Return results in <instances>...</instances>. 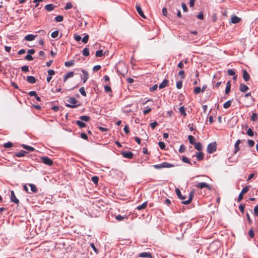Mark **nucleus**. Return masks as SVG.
I'll list each match as a JSON object with an SVG mask.
<instances>
[{
	"label": "nucleus",
	"instance_id": "nucleus-1",
	"mask_svg": "<svg viewBox=\"0 0 258 258\" xmlns=\"http://www.w3.org/2000/svg\"><path fill=\"white\" fill-rule=\"evenodd\" d=\"M69 103H66L67 107L74 108H76L80 105V104H76L78 103V100L74 97H70L67 100Z\"/></svg>",
	"mask_w": 258,
	"mask_h": 258
},
{
	"label": "nucleus",
	"instance_id": "nucleus-2",
	"mask_svg": "<svg viewBox=\"0 0 258 258\" xmlns=\"http://www.w3.org/2000/svg\"><path fill=\"white\" fill-rule=\"evenodd\" d=\"M175 165L171 163H169L166 162H164L161 164L154 165V168L156 169H160L162 168H171L174 167Z\"/></svg>",
	"mask_w": 258,
	"mask_h": 258
},
{
	"label": "nucleus",
	"instance_id": "nucleus-3",
	"mask_svg": "<svg viewBox=\"0 0 258 258\" xmlns=\"http://www.w3.org/2000/svg\"><path fill=\"white\" fill-rule=\"evenodd\" d=\"M217 144L215 142L210 143L207 148V152L209 154H212L216 151Z\"/></svg>",
	"mask_w": 258,
	"mask_h": 258
},
{
	"label": "nucleus",
	"instance_id": "nucleus-4",
	"mask_svg": "<svg viewBox=\"0 0 258 258\" xmlns=\"http://www.w3.org/2000/svg\"><path fill=\"white\" fill-rule=\"evenodd\" d=\"M249 187H250V186L247 185V186H245L244 188H243V189H242V190L239 194V196H238V197L237 200V202H240L243 199V195L245 194V193H246L248 191V190L249 189Z\"/></svg>",
	"mask_w": 258,
	"mask_h": 258
},
{
	"label": "nucleus",
	"instance_id": "nucleus-5",
	"mask_svg": "<svg viewBox=\"0 0 258 258\" xmlns=\"http://www.w3.org/2000/svg\"><path fill=\"white\" fill-rule=\"evenodd\" d=\"M41 162L48 166H52L53 165V161L47 156H43L40 158Z\"/></svg>",
	"mask_w": 258,
	"mask_h": 258
},
{
	"label": "nucleus",
	"instance_id": "nucleus-6",
	"mask_svg": "<svg viewBox=\"0 0 258 258\" xmlns=\"http://www.w3.org/2000/svg\"><path fill=\"white\" fill-rule=\"evenodd\" d=\"M10 200L12 202L16 204L17 206H18L20 203L19 200L15 196L14 190L11 191Z\"/></svg>",
	"mask_w": 258,
	"mask_h": 258
},
{
	"label": "nucleus",
	"instance_id": "nucleus-7",
	"mask_svg": "<svg viewBox=\"0 0 258 258\" xmlns=\"http://www.w3.org/2000/svg\"><path fill=\"white\" fill-rule=\"evenodd\" d=\"M195 186L197 188L203 189L205 187L207 188L208 189L211 190V186L206 182H199L195 184Z\"/></svg>",
	"mask_w": 258,
	"mask_h": 258
},
{
	"label": "nucleus",
	"instance_id": "nucleus-8",
	"mask_svg": "<svg viewBox=\"0 0 258 258\" xmlns=\"http://www.w3.org/2000/svg\"><path fill=\"white\" fill-rule=\"evenodd\" d=\"M195 192V190H192L189 194L188 199L186 201H183L181 203L184 205H188L190 204L193 199L194 195Z\"/></svg>",
	"mask_w": 258,
	"mask_h": 258
},
{
	"label": "nucleus",
	"instance_id": "nucleus-9",
	"mask_svg": "<svg viewBox=\"0 0 258 258\" xmlns=\"http://www.w3.org/2000/svg\"><path fill=\"white\" fill-rule=\"evenodd\" d=\"M121 154L124 158L127 159H131L134 157L133 153L130 151H123Z\"/></svg>",
	"mask_w": 258,
	"mask_h": 258
},
{
	"label": "nucleus",
	"instance_id": "nucleus-10",
	"mask_svg": "<svg viewBox=\"0 0 258 258\" xmlns=\"http://www.w3.org/2000/svg\"><path fill=\"white\" fill-rule=\"evenodd\" d=\"M27 154H28V152L24 150H21L20 152L15 153L13 155V157H22L25 156Z\"/></svg>",
	"mask_w": 258,
	"mask_h": 258
},
{
	"label": "nucleus",
	"instance_id": "nucleus-11",
	"mask_svg": "<svg viewBox=\"0 0 258 258\" xmlns=\"http://www.w3.org/2000/svg\"><path fill=\"white\" fill-rule=\"evenodd\" d=\"M82 72L83 73V76H81V78L83 80V83H85L88 79V73L86 70H82Z\"/></svg>",
	"mask_w": 258,
	"mask_h": 258
},
{
	"label": "nucleus",
	"instance_id": "nucleus-12",
	"mask_svg": "<svg viewBox=\"0 0 258 258\" xmlns=\"http://www.w3.org/2000/svg\"><path fill=\"white\" fill-rule=\"evenodd\" d=\"M136 10L139 15L143 18H146L145 15L144 14L143 11H142V8L139 5H136Z\"/></svg>",
	"mask_w": 258,
	"mask_h": 258
},
{
	"label": "nucleus",
	"instance_id": "nucleus-13",
	"mask_svg": "<svg viewBox=\"0 0 258 258\" xmlns=\"http://www.w3.org/2000/svg\"><path fill=\"white\" fill-rule=\"evenodd\" d=\"M36 37L37 35L28 34L25 37L24 39L26 41H31L34 40Z\"/></svg>",
	"mask_w": 258,
	"mask_h": 258
},
{
	"label": "nucleus",
	"instance_id": "nucleus-14",
	"mask_svg": "<svg viewBox=\"0 0 258 258\" xmlns=\"http://www.w3.org/2000/svg\"><path fill=\"white\" fill-rule=\"evenodd\" d=\"M240 21L241 18L235 15L232 16L231 18V23L233 24L238 23L239 22H240Z\"/></svg>",
	"mask_w": 258,
	"mask_h": 258
},
{
	"label": "nucleus",
	"instance_id": "nucleus-15",
	"mask_svg": "<svg viewBox=\"0 0 258 258\" xmlns=\"http://www.w3.org/2000/svg\"><path fill=\"white\" fill-rule=\"evenodd\" d=\"M242 77L245 82L248 81L250 79V76L245 70H243Z\"/></svg>",
	"mask_w": 258,
	"mask_h": 258
},
{
	"label": "nucleus",
	"instance_id": "nucleus-16",
	"mask_svg": "<svg viewBox=\"0 0 258 258\" xmlns=\"http://www.w3.org/2000/svg\"><path fill=\"white\" fill-rule=\"evenodd\" d=\"M152 254L150 252H143L139 254V256L144 258H150Z\"/></svg>",
	"mask_w": 258,
	"mask_h": 258
},
{
	"label": "nucleus",
	"instance_id": "nucleus-17",
	"mask_svg": "<svg viewBox=\"0 0 258 258\" xmlns=\"http://www.w3.org/2000/svg\"><path fill=\"white\" fill-rule=\"evenodd\" d=\"M175 192L178 198L180 200H184L186 198V196H183L181 195V191L178 188H175Z\"/></svg>",
	"mask_w": 258,
	"mask_h": 258
},
{
	"label": "nucleus",
	"instance_id": "nucleus-18",
	"mask_svg": "<svg viewBox=\"0 0 258 258\" xmlns=\"http://www.w3.org/2000/svg\"><path fill=\"white\" fill-rule=\"evenodd\" d=\"M241 143V141L240 140H238L235 145H234V151L233 152L234 154H236L238 151L240 150V148L239 147V145Z\"/></svg>",
	"mask_w": 258,
	"mask_h": 258
},
{
	"label": "nucleus",
	"instance_id": "nucleus-19",
	"mask_svg": "<svg viewBox=\"0 0 258 258\" xmlns=\"http://www.w3.org/2000/svg\"><path fill=\"white\" fill-rule=\"evenodd\" d=\"M168 83H169V81H168V80H167V79H164V80L162 81V82L161 84H159V88L160 89H163V88H164L166 87L167 86V85H168Z\"/></svg>",
	"mask_w": 258,
	"mask_h": 258
},
{
	"label": "nucleus",
	"instance_id": "nucleus-20",
	"mask_svg": "<svg viewBox=\"0 0 258 258\" xmlns=\"http://www.w3.org/2000/svg\"><path fill=\"white\" fill-rule=\"evenodd\" d=\"M26 81L30 84H34L36 82V79L33 76H28L26 79Z\"/></svg>",
	"mask_w": 258,
	"mask_h": 258
},
{
	"label": "nucleus",
	"instance_id": "nucleus-21",
	"mask_svg": "<svg viewBox=\"0 0 258 258\" xmlns=\"http://www.w3.org/2000/svg\"><path fill=\"white\" fill-rule=\"evenodd\" d=\"M21 146L22 147H23L24 149H26L27 151H30V152H32V151H35V148H33V147H32L31 146L25 145V144H22L21 145Z\"/></svg>",
	"mask_w": 258,
	"mask_h": 258
},
{
	"label": "nucleus",
	"instance_id": "nucleus-22",
	"mask_svg": "<svg viewBox=\"0 0 258 258\" xmlns=\"http://www.w3.org/2000/svg\"><path fill=\"white\" fill-rule=\"evenodd\" d=\"M239 90L242 92H245L248 90V87L244 84H240L239 86Z\"/></svg>",
	"mask_w": 258,
	"mask_h": 258
},
{
	"label": "nucleus",
	"instance_id": "nucleus-23",
	"mask_svg": "<svg viewBox=\"0 0 258 258\" xmlns=\"http://www.w3.org/2000/svg\"><path fill=\"white\" fill-rule=\"evenodd\" d=\"M55 6L53 4H47L45 6L46 11L50 12L54 9Z\"/></svg>",
	"mask_w": 258,
	"mask_h": 258
},
{
	"label": "nucleus",
	"instance_id": "nucleus-24",
	"mask_svg": "<svg viewBox=\"0 0 258 258\" xmlns=\"http://www.w3.org/2000/svg\"><path fill=\"white\" fill-rule=\"evenodd\" d=\"M74 75V72H70L63 77V82H65L68 78L73 77Z\"/></svg>",
	"mask_w": 258,
	"mask_h": 258
},
{
	"label": "nucleus",
	"instance_id": "nucleus-25",
	"mask_svg": "<svg viewBox=\"0 0 258 258\" xmlns=\"http://www.w3.org/2000/svg\"><path fill=\"white\" fill-rule=\"evenodd\" d=\"M198 161H201L204 159V153L201 152L197 153L196 155Z\"/></svg>",
	"mask_w": 258,
	"mask_h": 258
},
{
	"label": "nucleus",
	"instance_id": "nucleus-26",
	"mask_svg": "<svg viewBox=\"0 0 258 258\" xmlns=\"http://www.w3.org/2000/svg\"><path fill=\"white\" fill-rule=\"evenodd\" d=\"M147 205H148V202L147 201L145 202L142 205H141L140 206H138L137 207L136 209H137L138 210H142V209H146L147 208Z\"/></svg>",
	"mask_w": 258,
	"mask_h": 258
},
{
	"label": "nucleus",
	"instance_id": "nucleus-27",
	"mask_svg": "<svg viewBox=\"0 0 258 258\" xmlns=\"http://www.w3.org/2000/svg\"><path fill=\"white\" fill-rule=\"evenodd\" d=\"M28 185L30 187L31 190L32 192L36 193L37 192V191H38L37 188L34 184L29 183V184H28Z\"/></svg>",
	"mask_w": 258,
	"mask_h": 258
},
{
	"label": "nucleus",
	"instance_id": "nucleus-28",
	"mask_svg": "<svg viewBox=\"0 0 258 258\" xmlns=\"http://www.w3.org/2000/svg\"><path fill=\"white\" fill-rule=\"evenodd\" d=\"M76 123L79 126L80 128H83L86 126V124L81 120H77Z\"/></svg>",
	"mask_w": 258,
	"mask_h": 258
},
{
	"label": "nucleus",
	"instance_id": "nucleus-29",
	"mask_svg": "<svg viewBox=\"0 0 258 258\" xmlns=\"http://www.w3.org/2000/svg\"><path fill=\"white\" fill-rule=\"evenodd\" d=\"M79 119L82 121L88 122L90 120V117L87 115H82L79 117Z\"/></svg>",
	"mask_w": 258,
	"mask_h": 258
},
{
	"label": "nucleus",
	"instance_id": "nucleus-30",
	"mask_svg": "<svg viewBox=\"0 0 258 258\" xmlns=\"http://www.w3.org/2000/svg\"><path fill=\"white\" fill-rule=\"evenodd\" d=\"M230 89H231V83H230V81H229L226 83V88H225V93L228 94L230 91Z\"/></svg>",
	"mask_w": 258,
	"mask_h": 258
},
{
	"label": "nucleus",
	"instance_id": "nucleus-31",
	"mask_svg": "<svg viewBox=\"0 0 258 258\" xmlns=\"http://www.w3.org/2000/svg\"><path fill=\"white\" fill-rule=\"evenodd\" d=\"M181 161L184 163H188L190 165H192V162H191L185 156L182 157Z\"/></svg>",
	"mask_w": 258,
	"mask_h": 258
},
{
	"label": "nucleus",
	"instance_id": "nucleus-32",
	"mask_svg": "<svg viewBox=\"0 0 258 258\" xmlns=\"http://www.w3.org/2000/svg\"><path fill=\"white\" fill-rule=\"evenodd\" d=\"M188 139L189 142L190 144H191V145L195 144V143H196L195 138L194 136H192V135H189L188 136Z\"/></svg>",
	"mask_w": 258,
	"mask_h": 258
},
{
	"label": "nucleus",
	"instance_id": "nucleus-33",
	"mask_svg": "<svg viewBox=\"0 0 258 258\" xmlns=\"http://www.w3.org/2000/svg\"><path fill=\"white\" fill-rule=\"evenodd\" d=\"M125 218H127V217L126 216H121L120 215H118L115 216V219L117 221H121L123 220Z\"/></svg>",
	"mask_w": 258,
	"mask_h": 258
},
{
	"label": "nucleus",
	"instance_id": "nucleus-34",
	"mask_svg": "<svg viewBox=\"0 0 258 258\" xmlns=\"http://www.w3.org/2000/svg\"><path fill=\"white\" fill-rule=\"evenodd\" d=\"M232 100H230L227 101H226L224 104H223V107L225 109L228 108L231 105Z\"/></svg>",
	"mask_w": 258,
	"mask_h": 258
},
{
	"label": "nucleus",
	"instance_id": "nucleus-35",
	"mask_svg": "<svg viewBox=\"0 0 258 258\" xmlns=\"http://www.w3.org/2000/svg\"><path fill=\"white\" fill-rule=\"evenodd\" d=\"M74 64V60H71L69 61H66L64 62V65L67 67H70L73 66Z\"/></svg>",
	"mask_w": 258,
	"mask_h": 258
},
{
	"label": "nucleus",
	"instance_id": "nucleus-36",
	"mask_svg": "<svg viewBox=\"0 0 258 258\" xmlns=\"http://www.w3.org/2000/svg\"><path fill=\"white\" fill-rule=\"evenodd\" d=\"M195 148L198 150L201 151L202 149V144L200 143H196L195 144Z\"/></svg>",
	"mask_w": 258,
	"mask_h": 258
},
{
	"label": "nucleus",
	"instance_id": "nucleus-37",
	"mask_svg": "<svg viewBox=\"0 0 258 258\" xmlns=\"http://www.w3.org/2000/svg\"><path fill=\"white\" fill-rule=\"evenodd\" d=\"M179 111L184 117H185L186 115L185 108L183 106H182L179 108Z\"/></svg>",
	"mask_w": 258,
	"mask_h": 258
},
{
	"label": "nucleus",
	"instance_id": "nucleus-38",
	"mask_svg": "<svg viewBox=\"0 0 258 258\" xmlns=\"http://www.w3.org/2000/svg\"><path fill=\"white\" fill-rule=\"evenodd\" d=\"M83 54L85 56H88L89 55V50L87 47L83 50Z\"/></svg>",
	"mask_w": 258,
	"mask_h": 258
},
{
	"label": "nucleus",
	"instance_id": "nucleus-39",
	"mask_svg": "<svg viewBox=\"0 0 258 258\" xmlns=\"http://www.w3.org/2000/svg\"><path fill=\"white\" fill-rule=\"evenodd\" d=\"M63 17L61 15H58L57 16H56L54 20L56 22H62L63 21Z\"/></svg>",
	"mask_w": 258,
	"mask_h": 258
},
{
	"label": "nucleus",
	"instance_id": "nucleus-40",
	"mask_svg": "<svg viewBox=\"0 0 258 258\" xmlns=\"http://www.w3.org/2000/svg\"><path fill=\"white\" fill-rule=\"evenodd\" d=\"M3 146L5 148H9L13 146V144L12 142H8L7 143L4 144Z\"/></svg>",
	"mask_w": 258,
	"mask_h": 258
},
{
	"label": "nucleus",
	"instance_id": "nucleus-41",
	"mask_svg": "<svg viewBox=\"0 0 258 258\" xmlns=\"http://www.w3.org/2000/svg\"><path fill=\"white\" fill-rule=\"evenodd\" d=\"M200 92H202L201 88L200 87H196L194 88V93L195 94H198L200 93Z\"/></svg>",
	"mask_w": 258,
	"mask_h": 258
},
{
	"label": "nucleus",
	"instance_id": "nucleus-42",
	"mask_svg": "<svg viewBox=\"0 0 258 258\" xmlns=\"http://www.w3.org/2000/svg\"><path fill=\"white\" fill-rule=\"evenodd\" d=\"M258 119V115L256 113H252L251 116V120L252 121H255Z\"/></svg>",
	"mask_w": 258,
	"mask_h": 258
},
{
	"label": "nucleus",
	"instance_id": "nucleus-43",
	"mask_svg": "<svg viewBox=\"0 0 258 258\" xmlns=\"http://www.w3.org/2000/svg\"><path fill=\"white\" fill-rule=\"evenodd\" d=\"M79 92L81 94V95L83 96H86L87 94L84 87H81L79 89Z\"/></svg>",
	"mask_w": 258,
	"mask_h": 258
},
{
	"label": "nucleus",
	"instance_id": "nucleus-44",
	"mask_svg": "<svg viewBox=\"0 0 258 258\" xmlns=\"http://www.w3.org/2000/svg\"><path fill=\"white\" fill-rule=\"evenodd\" d=\"M91 180L95 184H97L99 180V177L97 176H94L92 177Z\"/></svg>",
	"mask_w": 258,
	"mask_h": 258
},
{
	"label": "nucleus",
	"instance_id": "nucleus-45",
	"mask_svg": "<svg viewBox=\"0 0 258 258\" xmlns=\"http://www.w3.org/2000/svg\"><path fill=\"white\" fill-rule=\"evenodd\" d=\"M247 135L249 137H253L254 135V133L252 130L251 128H249L247 131Z\"/></svg>",
	"mask_w": 258,
	"mask_h": 258
},
{
	"label": "nucleus",
	"instance_id": "nucleus-46",
	"mask_svg": "<svg viewBox=\"0 0 258 258\" xmlns=\"http://www.w3.org/2000/svg\"><path fill=\"white\" fill-rule=\"evenodd\" d=\"M176 86L178 89H180L182 87V81H179L177 82L176 84Z\"/></svg>",
	"mask_w": 258,
	"mask_h": 258
},
{
	"label": "nucleus",
	"instance_id": "nucleus-47",
	"mask_svg": "<svg viewBox=\"0 0 258 258\" xmlns=\"http://www.w3.org/2000/svg\"><path fill=\"white\" fill-rule=\"evenodd\" d=\"M58 33H59V32L57 30H55L54 31H53L51 34V36L53 38H56L58 35Z\"/></svg>",
	"mask_w": 258,
	"mask_h": 258
},
{
	"label": "nucleus",
	"instance_id": "nucleus-48",
	"mask_svg": "<svg viewBox=\"0 0 258 258\" xmlns=\"http://www.w3.org/2000/svg\"><path fill=\"white\" fill-rule=\"evenodd\" d=\"M248 235L251 238H253L254 237V234L252 228L249 230Z\"/></svg>",
	"mask_w": 258,
	"mask_h": 258
},
{
	"label": "nucleus",
	"instance_id": "nucleus-49",
	"mask_svg": "<svg viewBox=\"0 0 258 258\" xmlns=\"http://www.w3.org/2000/svg\"><path fill=\"white\" fill-rule=\"evenodd\" d=\"M81 40L83 43H87L89 40V35H86Z\"/></svg>",
	"mask_w": 258,
	"mask_h": 258
},
{
	"label": "nucleus",
	"instance_id": "nucleus-50",
	"mask_svg": "<svg viewBox=\"0 0 258 258\" xmlns=\"http://www.w3.org/2000/svg\"><path fill=\"white\" fill-rule=\"evenodd\" d=\"M103 53L102 50H99L96 52V56L97 57H101L103 56Z\"/></svg>",
	"mask_w": 258,
	"mask_h": 258
},
{
	"label": "nucleus",
	"instance_id": "nucleus-51",
	"mask_svg": "<svg viewBox=\"0 0 258 258\" xmlns=\"http://www.w3.org/2000/svg\"><path fill=\"white\" fill-rule=\"evenodd\" d=\"M227 74L229 76H234L235 75V72L234 70L229 69L227 70Z\"/></svg>",
	"mask_w": 258,
	"mask_h": 258
},
{
	"label": "nucleus",
	"instance_id": "nucleus-52",
	"mask_svg": "<svg viewBox=\"0 0 258 258\" xmlns=\"http://www.w3.org/2000/svg\"><path fill=\"white\" fill-rule=\"evenodd\" d=\"M158 145L162 150H164L165 149L166 146L164 142H159L158 143Z\"/></svg>",
	"mask_w": 258,
	"mask_h": 258
},
{
	"label": "nucleus",
	"instance_id": "nucleus-53",
	"mask_svg": "<svg viewBox=\"0 0 258 258\" xmlns=\"http://www.w3.org/2000/svg\"><path fill=\"white\" fill-rule=\"evenodd\" d=\"M21 70L22 72H27L29 71V66H24L21 68Z\"/></svg>",
	"mask_w": 258,
	"mask_h": 258
},
{
	"label": "nucleus",
	"instance_id": "nucleus-54",
	"mask_svg": "<svg viewBox=\"0 0 258 258\" xmlns=\"http://www.w3.org/2000/svg\"><path fill=\"white\" fill-rule=\"evenodd\" d=\"M104 91L106 93L111 92V88L110 86L106 85L104 86Z\"/></svg>",
	"mask_w": 258,
	"mask_h": 258
},
{
	"label": "nucleus",
	"instance_id": "nucleus-55",
	"mask_svg": "<svg viewBox=\"0 0 258 258\" xmlns=\"http://www.w3.org/2000/svg\"><path fill=\"white\" fill-rule=\"evenodd\" d=\"M74 39L76 41H80L81 40V37L80 36V35H77V34H75L74 35Z\"/></svg>",
	"mask_w": 258,
	"mask_h": 258
},
{
	"label": "nucleus",
	"instance_id": "nucleus-56",
	"mask_svg": "<svg viewBox=\"0 0 258 258\" xmlns=\"http://www.w3.org/2000/svg\"><path fill=\"white\" fill-rule=\"evenodd\" d=\"M73 7V5L71 2H68L66 4V6L64 8L66 10H69Z\"/></svg>",
	"mask_w": 258,
	"mask_h": 258
},
{
	"label": "nucleus",
	"instance_id": "nucleus-57",
	"mask_svg": "<svg viewBox=\"0 0 258 258\" xmlns=\"http://www.w3.org/2000/svg\"><path fill=\"white\" fill-rule=\"evenodd\" d=\"M185 150V147L184 146V145L182 144L180 145L179 149V152L180 153H183Z\"/></svg>",
	"mask_w": 258,
	"mask_h": 258
},
{
	"label": "nucleus",
	"instance_id": "nucleus-58",
	"mask_svg": "<svg viewBox=\"0 0 258 258\" xmlns=\"http://www.w3.org/2000/svg\"><path fill=\"white\" fill-rule=\"evenodd\" d=\"M245 205L244 204H240L239 206V209L241 212L243 214L244 212Z\"/></svg>",
	"mask_w": 258,
	"mask_h": 258
},
{
	"label": "nucleus",
	"instance_id": "nucleus-59",
	"mask_svg": "<svg viewBox=\"0 0 258 258\" xmlns=\"http://www.w3.org/2000/svg\"><path fill=\"white\" fill-rule=\"evenodd\" d=\"M157 125H158V123L157 121H155L151 123L150 124L151 127L152 129H154L157 126Z\"/></svg>",
	"mask_w": 258,
	"mask_h": 258
},
{
	"label": "nucleus",
	"instance_id": "nucleus-60",
	"mask_svg": "<svg viewBox=\"0 0 258 258\" xmlns=\"http://www.w3.org/2000/svg\"><path fill=\"white\" fill-rule=\"evenodd\" d=\"M247 144L250 147H252L254 145V142L253 140H248L247 141Z\"/></svg>",
	"mask_w": 258,
	"mask_h": 258
},
{
	"label": "nucleus",
	"instance_id": "nucleus-61",
	"mask_svg": "<svg viewBox=\"0 0 258 258\" xmlns=\"http://www.w3.org/2000/svg\"><path fill=\"white\" fill-rule=\"evenodd\" d=\"M158 86L157 84L154 85L152 87H150L149 90L150 92H153L157 89Z\"/></svg>",
	"mask_w": 258,
	"mask_h": 258
},
{
	"label": "nucleus",
	"instance_id": "nucleus-62",
	"mask_svg": "<svg viewBox=\"0 0 258 258\" xmlns=\"http://www.w3.org/2000/svg\"><path fill=\"white\" fill-rule=\"evenodd\" d=\"M181 7H182V8L183 9V11L184 12H187L188 9H187V6H186V4L185 3H182L181 4Z\"/></svg>",
	"mask_w": 258,
	"mask_h": 258
},
{
	"label": "nucleus",
	"instance_id": "nucleus-63",
	"mask_svg": "<svg viewBox=\"0 0 258 258\" xmlns=\"http://www.w3.org/2000/svg\"><path fill=\"white\" fill-rule=\"evenodd\" d=\"M25 59L27 60H32L33 59V57H32V56L31 55L28 54L25 56Z\"/></svg>",
	"mask_w": 258,
	"mask_h": 258
},
{
	"label": "nucleus",
	"instance_id": "nucleus-64",
	"mask_svg": "<svg viewBox=\"0 0 258 258\" xmlns=\"http://www.w3.org/2000/svg\"><path fill=\"white\" fill-rule=\"evenodd\" d=\"M146 108H147L146 109H145L143 111V113L145 115L148 114L152 110V109L149 107H146Z\"/></svg>",
	"mask_w": 258,
	"mask_h": 258
}]
</instances>
